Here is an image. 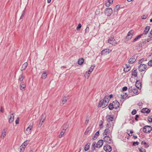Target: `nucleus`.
<instances>
[{
  "instance_id": "nucleus-1",
  "label": "nucleus",
  "mask_w": 152,
  "mask_h": 152,
  "mask_svg": "<svg viewBox=\"0 0 152 152\" xmlns=\"http://www.w3.org/2000/svg\"><path fill=\"white\" fill-rule=\"evenodd\" d=\"M109 101V97L107 98L105 96L104 99H102L99 101L98 105V107H102V108H105L107 105Z\"/></svg>"
},
{
  "instance_id": "nucleus-2",
  "label": "nucleus",
  "mask_w": 152,
  "mask_h": 152,
  "mask_svg": "<svg viewBox=\"0 0 152 152\" xmlns=\"http://www.w3.org/2000/svg\"><path fill=\"white\" fill-rule=\"evenodd\" d=\"M113 10L111 8H106L104 10V13L107 16H110L112 13Z\"/></svg>"
},
{
  "instance_id": "nucleus-3",
  "label": "nucleus",
  "mask_w": 152,
  "mask_h": 152,
  "mask_svg": "<svg viewBox=\"0 0 152 152\" xmlns=\"http://www.w3.org/2000/svg\"><path fill=\"white\" fill-rule=\"evenodd\" d=\"M137 88H136L134 86H131L128 88L129 92V93L133 92L134 94H137L138 92Z\"/></svg>"
},
{
  "instance_id": "nucleus-4",
  "label": "nucleus",
  "mask_w": 152,
  "mask_h": 152,
  "mask_svg": "<svg viewBox=\"0 0 152 152\" xmlns=\"http://www.w3.org/2000/svg\"><path fill=\"white\" fill-rule=\"evenodd\" d=\"M152 130V128L150 126H145L143 128V131L145 133H149Z\"/></svg>"
},
{
  "instance_id": "nucleus-5",
  "label": "nucleus",
  "mask_w": 152,
  "mask_h": 152,
  "mask_svg": "<svg viewBox=\"0 0 152 152\" xmlns=\"http://www.w3.org/2000/svg\"><path fill=\"white\" fill-rule=\"evenodd\" d=\"M146 65L145 64H141L139 66L138 70L142 72L145 71L146 69Z\"/></svg>"
},
{
  "instance_id": "nucleus-6",
  "label": "nucleus",
  "mask_w": 152,
  "mask_h": 152,
  "mask_svg": "<svg viewBox=\"0 0 152 152\" xmlns=\"http://www.w3.org/2000/svg\"><path fill=\"white\" fill-rule=\"evenodd\" d=\"M137 58V56L135 55L132 56L129 60L128 63L130 64H133L136 61Z\"/></svg>"
},
{
  "instance_id": "nucleus-7",
  "label": "nucleus",
  "mask_w": 152,
  "mask_h": 152,
  "mask_svg": "<svg viewBox=\"0 0 152 152\" xmlns=\"http://www.w3.org/2000/svg\"><path fill=\"white\" fill-rule=\"evenodd\" d=\"M104 149L106 152H110L112 151V148L110 145H107L104 146Z\"/></svg>"
},
{
  "instance_id": "nucleus-8",
  "label": "nucleus",
  "mask_w": 152,
  "mask_h": 152,
  "mask_svg": "<svg viewBox=\"0 0 152 152\" xmlns=\"http://www.w3.org/2000/svg\"><path fill=\"white\" fill-rule=\"evenodd\" d=\"M112 51V50H110L108 48L104 49L101 51V54L103 55L109 53L111 52Z\"/></svg>"
},
{
  "instance_id": "nucleus-9",
  "label": "nucleus",
  "mask_w": 152,
  "mask_h": 152,
  "mask_svg": "<svg viewBox=\"0 0 152 152\" xmlns=\"http://www.w3.org/2000/svg\"><path fill=\"white\" fill-rule=\"evenodd\" d=\"M33 124H31L26 129V132L28 134H30L31 133V130L33 126Z\"/></svg>"
},
{
  "instance_id": "nucleus-10",
  "label": "nucleus",
  "mask_w": 152,
  "mask_h": 152,
  "mask_svg": "<svg viewBox=\"0 0 152 152\" xmlns=\"http://www.w3.org/2000/svg\"><path fill=\"white\" fill-rule=\"evenodd\" d=\"M112 103L113 104L115 109H116L119 107L120 104L117 100H115L113 101Z\"/></svg>"
},
{
  "instance_id": "nucleus-11",
  "label": "nucleus",
  "mask_w": 152,
  "mask_h": 152,
  "mask_svg": "<svg viewBox=\"0 0 152 152\" xmlns=\"http://www.w3.org/2000/svg\"><path fill=\"white\" fill-rule=\"evenodd\" d=\"M104 142H107L108 143L110 144L111 143V140L110 137L108 136H106L104 138Z\"/></svg>"
},
{
  "instance_id": "nucleus-12",
  "label": "nucleus",
  "mask_w": 152,
  "mask_h": 152,
  "mask_svg": "<svg viewBox=\"0 0 152 152\" xmlns=\"http://www.w3.org/2000/svg\"><path fill=\"white\" fill-rule=\"evenodd\" d=\"M103 143V141L102 140H99L96 143V148H100L102 145Z\"/></svg>"
},
{
  "instance_id": "nucleus-13",
  "label": "nucleus",
  "mask_w": 152,
  "mask_h": 152,
  "mask_svg": "<svg viewBox=\"0 0 152 152\" xmlns=\"http://www.w3.org/2000/svg\"><path fill=\"white\" fill-rule=\"evenodd\" d=\"M107 121L108 122L113 121L114 120V117L111 115H107L106 117Z\"/></svg>"
},
{
  "instance_id": "nucleus-14",
  "label": "nucleus",
  "mask_w": 152,
  "mask_h": 152,
  "mask_svg": "<svg viewBox=\"0 0 152 152\" xmlns=\"http://www.w3.org/2000/svg\"><path fill=\"white\" fill-rule=\"evenodd\" d=\"M44 114H42L41 115V118L40 120V121L39 124V126L41 127L42 126V124L43 123L45 119V118L44 117Z\"/></svg>"
},
{
  "instance_id": "nucleus-15",
  "label": "nucleus",
  "mask_w": 152,
  "mask_h": 152,
  "mask_svg": "<svg viewBox=\"0 0 152 152\" xmlns=\"http://www.w3.org/2000/svg\"><path fill=\"white\" fill-rule=\"evenodd\" d=\"M134 31L133 30L130 31L128 33L127 35L126 36V38L127 37H129V39H131L132 37V36L133 35Z\"/></svg>"
},
{
  "instance_id": "nucleus-16",
  "label": "nucleus",
  "mask_w": 152,
  "mask_h": 152,
  "mask_svg": "<svg viewBox=\"0 0 152 152\" xmlns=\"http://www.w3.org/2000/svg\"><path fill=\"white\" fill-rule=\"evenodd\" d=\"M112 129L113 127H112V129H110L106 128L104 130V132L103 133V135H107V134H110V131H112Z\"/></svg>"
},
{
  "instance_id": "nucleus-17",
  "label": "nucleus",
  "mask_w": 152,
  "mask_h": 152,
  "mask_svg": "<svg viewBox=\"0 0 152 152\" xmlns=\"http://www.w3.org/2000/svg\"><path fill=\"white\" fill-rule=\"evenodd\" d=\"M141 113H149L150 112V110L147 108H143L141 110Z\"/></svg>"
},
{
  "instance_id": "nucleus-18",
  "label": "nucleus",
  "mask_w": 152,
  "mask_h": 152,
  "mask_svg": "<svg viewBox=\"0 0 152 152\" xmlns=\"http://www.w3.org/2000/svg\"><path fill=\"white\" fill-rule=\"evenodd\" d=\"M137 69H134L132 71V75L134 76V77H137Z\"/></svg>"
},
{
  "instance_id": "nucleus-19",
  "label": "nucleus",
  "mask_w": 152,
  "mask_h": 152,
  "mask_svg": "<svg viewBox=\"0 0 152 152\" xmlns=\"http://www.w3.org/2000/svg\"><path fill=\"white\" fill-rule=\"evenodd\" d=\"M96 142H94L92 144L91 147V151L94 152L96 148Z\"/></svg>"
},
{
  "instance_id": "nucleus-20",
  "label": "nucleus",
  "mask_w": 152,
  "mask_h": 152,
  "mask_svg": "<svg viewBox=\"0 0 152 152\" xmlns=\"http://www.w3.org/2000/svg\"><path fill=\"white\" fill-rule=\"evenodd\" d=\"M68 126L69 125L67 124V123H65L62 127V130L63 131H65L68 128Z\"/></svg>"
},
{
  "instance_id": "nucleus-21",
  "label": "nucleus",
  "mask_w": 152,
  "mask_h": 152,
  "mask_svg": "<svg viewBox=\"0 0 152 152\" xmlns=\"http://www.w3.org/2000/svg\"><path fill=\"white\" fill-rule=\"evenodd\" d=\"M26 87V85L25 83L23 82H21L20 83V89L22 90H24L25 88Z\"/></svg>"
},
{
  "instance_id": "nucleus-22",
  "label": "nucleus",
  "mask_w": 152,
  "mask_h": 152,
  "mask_svg": "<svg viewBox=\"0 0 152 152\" xmlns=\"http://www.w3.org/2000/svg\"><path fill=\"white\" fill-rule=\"evenodd\" d=\"M141 144L142 145H144V147L145 148H147L149 147L150 144L148 143H146L144 141H142L141 142Z\"/></svg>"
},
{
  "instance_id": "nucleus-23",
  "label": "nucleus",
  "mask_w": 152,
  "mask_h": 152,
  "mask_svg": "<svg viewBox=\"0 0 152 152\" xmlns=\"http://www.w3.org/2000/svg\"><path fill=\"white\" fill-rule=\"evenodd\" d=\"M91 143L90 142H88L86 145L84 147V150L85 151H87L89 150L90 148V145Z\"/></svg>"
},
{
  "instance_id": "nucleus-24",
  "label": "nucleus",
  "mask_w": 152,
  "mask_h": 152,
  "mask_svg": "<svg viewBox=\"0 0 152 152\" xmlns=\"http://www.w3.org/2000/svg\"><path fill=\"white\" fill-rule=\"evenodd\" d=\"M27 65L28 64L27 62H25L23 64L21 68V71H23L25 70L27 67Z\"/></svg>"
},
{
  "instance_id": "nucleus-25",
  "label": "nucleus",
  "mask_w": 152,
  "mask_h": 152,
  "mask_svg": "<svg viewBox=\"0 0 152 152\" xmlns=\"http://www.w3.org/2000/svg\"><path fill=\"white\" fill-rule=\"evenodd\" d=\"M126 67L124 68V70L125 72H127L130 70L131 67L129 65H126Z\"/></svg>"
},
{
  "instance_id": "nucleus-26",
  "label": "nucleus",
  "mask_w": 152,
  "mask_h": 152,
  "mask_svg": "<svg viewBox=\"0 0 152 152\" xmlns=\"http://www.w3.org/2000/svg\"><path fill=\"white\" fill-rule=\"evenodd\" d=\"M14 113H12V114L10 116L9 119V122L10 123H12L14 121Z\"/></svg>"
},
{
  "instance_id": "nucleus-27",
  "label": "nucleus",
  "mask_w": 152,
  "mask_h": 152,
  "mask_svg": "<svg viewBox=\"0 0 152 152\" xmlns=\"http://www.w3.org/2000/svg\"><path fill=\"white\" fill-rule=\"evenodd\" d=\"M150 28V27L149 26H146L145 27V29L144 31V34H145V35L146 34L148 33V31H149Z\"/></svg>"
},
{
  "instance_id": "nucleus-28",
  "label": "nucleus",
  "mask_w": 152,
  "mask_h": 152,
  "mask_svg": "<svg viewBox=\"0 0 152 152\" xmlns=\"http://www.w3.org/2000/svg\"><path fill=\"white\" fill-rule=\"evenodd\" d=\"M47 72L46 71H45L42 74L41 78L42 79H45L47 76Z\"/></svg>"
},
{
  "instance_id": "nucleus-29",
  "label": "nucleus",
  "mask_w": 152,
  "mask_h": 152,
  "mask_svg": "<svg viewBox=\"0 0 152 152\" xmlns=\"http://www.w3.org/2000/svg\"><path fill=\"white\" fill-rule=\"evenodd\" d=\"M140 85L141 83H140V81L138 80H137L135 84L136 87L140 89Z\"/></svg>"
},
{
  "instance_id": "nucleus-30",
  "label": "nucleus",
  "mask_w": 152,
  "mask_h": 152,
  "mask_svg": "<svg viewBox=\"0 0 152 152\" xmlns=\"http://www.w3.org/2000/svg\"><path fill=\"white\" fill-rule=\"evenodd\" d=\"M99 135V131L97 132L96 133L94 134V137L92 138V139L93 140H95L97 137H98Z\"/></svg>"
},
{
  "instance_id": "nucleus-31",
  "label": "nucleus",
  "mask_w": 152,
  "mask_h": 152,
  "mask_svg": "<svg viewBox=\"0 0 152 152\" xmlns=\"http://www.w3.org/2000/svg\"><path fill=\"white\" fill-rule=\"evenodd\" d=\"M84 62V59L81 58L78 60V64L81 65L83 64Z\"/></svg>"
},
{
  "instance_id": "nucleus-32",
  "label": "nucleus",
  "mask_w": 152,
  "mask_h": 152,
  "mask_svg": "<svg viewBox=\"0 0 152 152\" xmlns=\"http://www.w3.org/2000/svg\"><path fill=\"white\" fill-rule=\"evenodd\" d=\"M67 98L66 96H64L62 99V103L64 104L67 101Z\"/></svg>"
},
{
  "instance_id": "nucleus-33",
  "label": "nucleus",
  "mask_w": 152,
  "mask_h": 152,
  "mask_svg": "<svg viewBox=\"0 0 152 152\" xmlns=\"http://www.w3.org/2000/svg\"><path fill=\"white\" fill-rule=\"evenodd\" d=\"M108 108L110 110H112L113 108H114L113 105L112 103H111L109 104L108 106Z\"/></svg>"
},
{
  "instance_id": "nucleus-34",
  "label": "nucleus",
  "mask_w": 152,
  "mask_h": 152,
  "mask_svg": "<svg viewBox=\"0 0 152 152\" xmlns=\"http://www.w3.org/2000/svg\"><path fill=\"white\" fill-rule=\"evenodd\" d=\"M26 147L24 146L23 144L20 146V148L21 151L23 152L25 150V149Z\"/></svg>"
},
{
  "instance_id": "nucleus-35",
  "label": "nucleus",
  "mask_w": 152,
  "mask_h": 152,
  "mask_svg": "<svg viewBox=\"0 0 152 152\" xmlns=\"http://www.w3.org/2000/svg\"><path fill=\"white\" fill-rule=\"evenodd\" d=\"M120 6L119 5H116L114 10V12H116L119 9Z\"/></svg>"
},
{
  "instance_id": "nucleus-36",
  "label": "nucleus",
  "mask_w": 152,
  "mask_h": 152,
  "mask_svg": "<svg viewBox=\"0 0 152 152\" xmlns=\"http://www.w3.org/2000/svg\"><path fill=\"white\" fill-rule=\"evenodd\" d=\"M138 150L140 152H146L145 150L142 147L139 148Z\"/></svg>"
},
{
  "instance_id": "nucleus-37",
  "label": "nucleus",
  "mask_w": 152,
  "mask_h": 152,
  "mask_svg": "<svg viewBox=\"0 0 152 152\" xmlns=\"http://www.w3.org/2000/svg\"><path fill=\"white\" fill-rule=\"evenodd\" d=\"M114 40H115V39H114L113 37H110L108 39V42L109 43H111V42L112 41H114Z\"/></svg>"
},
{
  "instance_id": "nucleus-38",
  "label": "nucleus",
  "mask_w": 152,
  "mask_h": 152,
  "mask_svg": "<svg viewBox=\"0 0 152 152\" xmlns=\"http://www.w3.org/2000/svg\"><path fill=\"white\" fill-rule=\"evenodd\" d=\"M23 75H21L20 76L19 78V81L21 82H22L23 80Z\"/></svg>"
},
{
  "instance_id": "nucleus-39",
  "label": "nucleus",
  "mask_w": 152,
  "mask_h": 152,
  "mask_svg": "<svg viewBox=\"0 0 152 152\" xmlns=\"http://www.w3.org/2000/svg\"><path fill=\"white\" fill-rule=\"evenodd\" d=\"M109 43L114 46H115L117 44V43L115 40H114V41H112L111 42V43Z\"/></svg>"
},
{
  "instance_id": "nucleus-40",
  "label": "nucleus",
  "mask_w": 152,
  "mask_h": 152,
  "mask_svg": "<svg viewBox=\"0 0 152 152\" xmlns=\"http://www.w3.org/2000/svg\"><path fill=\"white\" fill-rule=\"evenodd\" d=\"M121 96L122 97V98L124 99H125L127 97L128 95L126 93H125L123 95H121Z\"/></svg>"
},
{
  "instance_id": "nucleus-41",
  "label": "nucleus",
  "mask_w": 152,
  "mask_h": 152,
  "mask_svg": "<svg viewBox=\"0 0 152 152\" xmlns=\"http://www.w3.org/2000/svg\"><path fill=\"white\" fill-rule=\"evenodd\" d=\"M29 141L28 140H26L25 142H24L23 145H24V146L26 147L27 144L29 143Z\"/></svg>"
},
{
  "instance_id": "nucleus-42",
  "label": "nucleus",
  "mask_w": 152,
  "mask_h": 152,
  "mask_svg": "<svg viewBox=\"0 0 152 152\" xmlns=\"http://www.w3.org/2000/svg\"><path fill=\"white\" fill-rule=\"evenodd\" d=\"M107 129H112L111 128V124L110 123H108L107 124Z\"/></svg>"
},
{
  "instance_id": "nucleus-43",
  "label": "nucleus",
  "mask_w": 152,
  "mask_h": 152,
  "mask_svg": "<svg viewBox=\"0 0 152 152\" xmlns=\"http://www.w3.org/2000/svg\"><path fill=\"white\" fill-rule=\"evenodd\" d=\"M25 9H24L23 11L22 14L20 17V19H21L23 18L25 15Z\"/></svg>"
},
{
  "instance_id": "nucleus-44",
  "label": "nucleus",
  "mask_w": 152,
  "mask_h": 152,
  "mask_svg": "<svg viewBox=\"0 0 152 152\" xmlns=\"http://www.w3.org/2000/svg\"><path fill=\"white\" fill-rule=\"evenodd\" d=\"M65 132V131H62L60 133V134L59 136V137L60 138L61 137H62L63 135H64Z\"/></svg>"
},
{
  "instance_id": "nucleus-45",
  "label": "nucleus",
  "mask_w": 152,
  "mask_h": 152,
  "mask_svg": "<svg viewBox=\"0 0 152 152\" xmlns=\"http://www.w3.org/2000/svg\"><path fill=\"white\" fill-rule=\"evenodd\" d=\"M89 76L90 75L89 74V73H87V72H86L85 75V77L87 79H88V78Z\"/></svg>"
},
{
  "instance_id": "nucleus-46",
  "label": "nucleus",
  "mask_w": 152,
  "mask_h": 152,
  "mask_svg": "<svg viewBox=\"0 0 152 152\" xmlns=\"http://www.w3.org/2000/svg\"><path fill=\"white\" fill-rule=\"evenodd\" d=\"M6 132H3L1 134V137L3 138L6 135Z\"/></svg>"
},
{
  "instance_id": "nucleus-47",
  "label": "nucleus",
  "mask_w": 152,
  "mask_h": 152,
  "mask_svg": "<svg viewBox=\"0 0 152 152\" xmlns=\"http://www.w3.org/2000/svg\"><path fill=\"white\" fill-rule=\"evenodd\" d=\"M81 26H82L81 24V23H79L76 28L77 30H78L79 29H80L81 27Z\"/></svg>"
},
{
  "instance_id": "nucleus-48",
  "label": "nucleus",
  "mask_w": 152,
  "mask_h": 152,
  "mask_svg": "<svg viewBox=\"0 0 152 152\" xmlns=\"http://www.w3.org/2000/svg\"><path fill=\"white\" fill-rule=\"evenodd\" d=\"M90 129L89 128H87L85 132V134H87L89 132Z\"/></svg>"
},
{
  "instance_id": "nucleus-49",
  "label": "nucleus",
  "mask_w": 152,
  "mask_h": 152,
  "mask_svg": "<svg viewBox=\"0 0 152 152\" xmlns=\"http://www.w3.org/2000/svg\"><path fill=\"white\" fill-rule=\"evenodd\" d=\"M95 67V66L94 65H92L91 67L90 68L89 70H91V71L92 72L93 70H94V69Z\"/></svg>"
},
{
  "instance_id": "nucleus-50",
  "label": "nucleus",
  "mask_w": 152,
  "mask_h": 152,
  "mask_svg": "<svg viewBox=\"0 0 152 152\" xmlns=\"http://www.w3.org/2000/svg\"><path fill=\"white\" fill-rule=\"evenodd\" d=\"M148 17V15H142L141 16V18L142 19H146Z\"/></svg>"
},
{
  "instance_id": "nucleus-51",
  "label": "nucleus",
  "mask_w": 152,
  "mask_h": 152,
  "mask_svg": "<svg viewBox=\"0 0 152 152\" xmlns=\"http://www.w3.org/2000/svg\"><path fill=\"white\" fill-rule=\"evenodd\" d=\"M131 113L132 115H134L135 114L137 113V111L135 109L133 110Z\"/></svg>"
},
{
  "instance_id": "nucleus-52",
  "label": "nucleus",
  "mask_w": 152,
  "mask_h": 152,
  "mask_svg": "<svg viewBox=\"0 0 152 152\" xmlns=\"http://www.w3.org/2000/svg\"><path fill=\"white\" fill-rule=\"evenodd\" d=\"M139 143V142L137 141L134 142L133 143V145H138Z\"/></svg>"
},
{
  "instance_id": "nucleus-53",
  "label": "nucleus",
  "mask_w": 152,
  "mask_h": 152,
  "mask_svg": "<svg viewBox=\"0 0 152 152\" xmlns=\"http://www.w3.org/2000/svg\"><path fill=\"white\" fill-rule=\"evenodd\" d=\"M127 89V87L126 86H124L122 88V91H126Z\"/></svg>"
},
{
  "instance_id": "nucleus-54",
  "label": "nucleus",
  "mask_w": 152,
  "mask_h": 152,
  "mask_svg": "<svg viewBox=\"0 0 152 152\" xmlns=\"http://www.w3.org/2000/svg\"><path fill=\"white\" fill-rule=\"evenodd\" d=\"M148 120L150 122H152V118L151 116L148 117Z\"/></svg>"
},
{
  "instance_id": "nucleus-55",
  "label": "nucleus",
  "mask_w": 152,
  "mask_h": 152,
  "mask_svg": "<svg viewBox=\"0 0 152 152\" xmlns=\"http://www.w3.org/2000/svg\"><path fill=\"white\" fill-rule=\"evenodd\" d=\"M89 28L87 26L85 29V33H88L89 32Z\"/></svg>"
},
{
  "instance_id": "nucleus-56",
  "label": "nucleus",
  "mask_w": 152,
  "mask_h": 152,
  "mask_svg": "<svg viewBox=\"0 0 152 152\" xmlns=\"http://www.w3.org/2000/svg\"><path fill=\"white\" fill-rule=\"evenodd\" d=\"M19 117L17 118L16 120L15 121V123L16 124H18L19 123Z\"/></svg>"
},
{
  "instance_id": "nucleus-57",
  "label": "nucleus",
  "mask_w": 152,
  "mask_h": 152,
  "mask_svg": "<svg viewBox=\"0 0 152 152\" xmlns=\"http://www.w3.org/2000/svg\"><path fill=\"white\" fill-rule=\"evenodd\" d=\"M148 63L149 65L152 66V60L149 61Z\"/></svg>"
},
{
  "instance_id": "nucleus-58",
  "label": "nucleus",
  "mask_w": 152,
  "mask_h": 152,
  "mask_svg": "<svg viewBox=\"0 0 152 152\" xmlns=\"http://www.w3.org/2000/svg\"><path fill=\"white\" fill-rule=\"evenodd\" d=\"M105 5L107 7H109L110 6V4L107 2L105 3Z\"/></svg>"
},
{
  "instance_id": "nucleus-59",
  "label": "nucleus",
  "mask_w": 152,
  "mask_h": 152,
  "mask_svg": "<svg viewBox=\"0 0 152 152\" xmlns=\"http://www.w3.org/2000/svg\"><path fill=\"white\" fill-rule=\"evenodd\" d=\"M113 0H107V2L111 4L113 3Z\"/></svg>"
},
{
  "instance_id": "nucleus-60",
  "label": "nucleus",
  "mask_w": 152,
  "mask_h": 152,
  "mask_svg": "<svg viewBox=\"0 0 152 152\" xmlns=\"http://www.w3.org/2000/svg\"><path fill=\"white\" fill-rule=\"evenodd\" d=\"M143 60H144V59H143V58L141 59L139 61V64H141V63H142Z\"/></svg>"
},
{
  "instance_id": "nucleus-61",
  "label": "nucleus",
  "mask_w": 152,
  "mask_h": 152,
  "mask_svg": "<svg viewBox=\"0 0 152 152\" xmlns=\"http://www.w3.org/2000/svg\"><path fill=\"white\" fill-rule=\"evenodd\" d=\"M139 117V115H135V121H137V118Z\"/></svg>"
},
{
  "instance_id": "nucleus-62",
  "label": "nucleus",
  "mask_w": 152,
  "mask_h": 152,
  "mask_svg": "<svg viewBox=\"0 0 152 152\" xmlns=\"http://www.w3.org/2000/svg\"><path fill=\"white\" fill-rule=\"evenodd\" d=\"M143 103L142 102H139L138 104V105L139 106H140L143 105Z\"/></svg>"
},
{
  "instance_id": "nucleus-63",
  "label": "nucleus",
  "mask_w": 152,
  "mask_h": 152,
  "mask_svg": "<svg viewBox=\"0 0 152 152\" xmlns=\"http://www.w3.org/2000/svg\"><path fill=\"white\" fill-rule=\"evenodd\" d=\"M99 127L100 128V129H101L102 128H103V125L102 122V123L101 124L99 125Z\"/></svg>"
},
{
  "instance_id": "nucleus-64",
  "label": "nucleus",
  "mask_w": 152,
  "mask_h": 152,
  "mask_svg": "<svg viewBox=\"0 0 152 152\" xmlns=\"http://www.w3.org/2000/svg\"><path fill=\"white\" fill-rule=\"evenodd\" d=\"M138 39V38H137V37L135 38L132 41L133 42H135V41H136L137 39Z\"/></svg>"
}]
</instances>
